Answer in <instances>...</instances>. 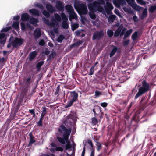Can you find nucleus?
<instances>
[{"mask_svg": "<svg viewBox=\"0 0 156 156\" xmlns=\"http://www.w3.org/2000/svg\"><path fill=\"white\" fill-rule=\"evenodd\" d=\"M11 29V26H9L3 28L1 31V32H6L9 30Z\"/></svg>", "mask_w": 156, "mask_h": 156, "instance_id": "72a5a7b5", "label": "nucleus"}, {"mask_svg": "<svg viewBox=\"0 0 156 156\" xmlns=\"http://www.w3.org/2000/svg\"><path fill=\"white\" fill-rule=\"evenodd\" d=\"M105 11L106 12V13L108 15H111L112 13V12L111 11L112 10H105Z\"/></svg>", "mask_w": 156, "mask_h": 156, "instance_id": "bf43d9fd", "label": "nucleus"}, {"mask_svg": "<svg viewBox=\"0 0 156 156\" xmlns=\"http://www.w3.org/2000/svg\"><path fill=\"white\" fill-rule=\"evenodd\" d=\"M133 19L134 22H137L138 21L137 17L136 15L133 16Z\"/></svg>", "mask_w": 156, "mask_h": 156, "instance_id": "052dcab7", "label": "nucleus"}, {"mask_svg": "<svg viewBox=\"0 0 156 156\" xmlns=\"http://www.w3.org/2000/svg\"><path fill=\"white\" fill-rule=\"evenodd\" d=\"M138 34V32L136 31L131 36V38L133 41L136 40L137 38Z\"/></svg>", "mask_w": 156, "mask_h": 156, "instance_id": "473e14b6", "label": "nucleus"}, {"mask_svg": "<svg viewBox=\"0 0 156 156\" xmlns=\"http://www.w3.org/2000/svg\"><path fill=\"white\" fill-rule=\"evenodd\" d=\"M21 27L22 30H25L26 29V25L24 23L21 22L20 23Z\"/></svg>", "mask_w": 156, "mask_h": 156, "instance_id": "c03bdc74", "label": "nucleus"}, {"mask_svg": "<svg viewBox=\"0 0 156 156\" xmlns=\"http://www.w3.org/2000/svg\"><path fill=\"white\" fill-rule=\"evenodd\" d=\"M78 9L81 14L85 15L87 14L88 10L86 5L83 3L80 4L78 5Z\"/></svg>", "mask_w": 156, "mask_h": 156, "instance_id": "9d476101", "label": "nucleus"}, {"mask_svg": "<svg viewBox=\"0 0 156 156\" xmlns=\"http://www.w3.org/2000/svg\"><path fill=\"white\" fill-rule=\"evenodd\" d=\"M12 27L16 30L19 28V23L18 22H14L12 25Z\"/></svg>", "mask_w": 156, "mask_h": 156, "instance_id": "c85d7f7f", "label": "nucleus"}, {"mask_svg": "<svg viewBox=\"0 0 156 156\" xmlns=\"http://www.w3.org/2000/svg\"><path fill=\"white\" fill-rule=\"evenodd\" d=\"M46 7L48 11L51 13H53L55 10V8L50 4H46Z\"/></svg>", "mask_w": 156, "mask_h": 156, "instance_id": "2eb2a0df", "label": "nucleus"}, {"mask_svg": "<svg viewBox=\"0 0 156 156\" xmlns=\"http://www.w3.org/2000/svg\"><path fill=\"white\" fill-rule=\"evenodd\" d=\"M88 143L90 145L91 147H93V144L91 140H89L87 141Z\"/></svg>", "mask_w": 156, "mask_h": 156, "instance_id": "0e129e2a", "label": "nucleus"}, {"mask_svg": "<svg viewBox=\"0 0 156 156\" xmlns=\"http://www.w3.org/2000/svg\"><path fill=\"white\" fill-rule=\"evenodd\" d=\"M44 62L43 61H41L38 63L36 65V67L38 69L40 68L41 67L43 64Z\"/></svg>", "mask_w": 156, "mask_h": 156, "instance_id": "a19ab883", "label": "nucleus"}, {"mask_svg": "<svg viewBox=\"0 0 156 156\" xmlns=\"http://www.w3.org/2000/svg\"><path fill=\"white\" fill-rule=\"evenodd\" d=\"M101 105L102 107L104 108H105L107 106L108 103H107L106 102L102 103H101Z\"/></svg>", "mask_w": 156, "mask_h": 156, "instance_id": "13d9d810", "label": "nucleus"}, {"mask_svg": "<svg viewBox=\"0 0 156 156\" xmlns=\"http://www.w3.org/2000/svg\"><path fill=\"white\" fill-rule=\"evenodd\" d=\"M41 35V29L36 28L33 34V36L35 39L37 40L39 39Z\"/></svg>", "mask_w": 156, "mask_h": 156, "instance_id": "f8f14e48", "label": "nucleus"}, {"mask_svg": "<svg viewBox=\"0 0 156 156\" xmlns=\"http://www.w3.org/2000/svg\"><path fill=\"white\" fill-rule=\"evenodd\" d=\"M78 96V93L75 91L70 92V97L69 98V101L68 102L67 105L65 106V108L71 107L73 103L77 99Z\"/></svg>", "mask_w": 156, "mask_h": 156, "instance_id": "39448f33", "label": "nucleus"}, {"mask_svg": "<svg viewBox=\"0 0 156 156\" xmlns=\"http://www.w3.org/2000/svg\"><path fill=\"white\" fill-rule=\"evenodd\" d=\"M107 5H104V8L105 10H112L113 9V7L111 3L108 2H106Z\"/></svg>", "mask_w": 156, "mask_h": 156, "instance_id": "4be33fe9", "label": "nucleus"}, {"mask_svg": "<svg viewBox=\"0 0 156 156\" xmlns=\"http://www.w3.org/2000/svg\"><path fill=\"white\" fill-rule=\"evenodd\" d=\"M62 26L64 29H67L69 28V25L67 21H62Z\"/></svg>", "mask_w": 156, "mask_h": 156, "instance_id": "bb28decb", "label": "nucleus"}, {"mask_svg": "<svg viewBox=\"0 0 156 156\" xmlns=\"http://www.w3.org/2000/svg\"><path fill=\"white\" fill-rule=\"evenodd\" d=\"M89 15L90 17L92 19H95L96 18V16L95 13L94 12H90L89 13Z\"/></svg>", "mask_w": 156, "mask_h": 156, "instance_id": "e433bc0d", "label": "nucleus"}, {"mask_svg": "<svg viewBox=\"0 0 156 156\" xmlns=\"http://www.w3.org/2000/svg\"><path fill=\"white\" fill-rule=\"evenodd\" d=\"M124 10L126 11V12H128L129 13H132L133 12V10H131V9H127L126 10Z\"/></svg>", "mask_w": 156, "mask_h": 156, "instance_id": "338daca9", "label": "nucleus"}, {"mask_svg": "<svg viewBox=\"0 0 156 156\" xmlns=\"http://www.w3.org/2000/svg\"><path fill=\"white\" fill-rule=\"evenodd\" d=\"M156 10V5L152 6L150 7L149 9L150 12L153 13Z\"/></svg>", "mask_w": 156, "mask_h": 156, "instance_id": "4c0bfd02", "label": "nucleus"}, {"mask_svg": "<svg viewBox=\"0 0 156 156\" xmlns=\"http://www.w3.org/2000/svg\"><path fill=\"white\" fill-rule=\"evenodd\" d=\"M104 35V32L103 30L100 31H97L95 32L93 35V40H99L103 37Z\"/></svg>", "mask_w": 156, "mask_h": 156, "instance_id": "9b49d317", "label": "nucleus"}, {"mask_svg": "<svg viewBox=\"0 0 156 156\" xmlns=\"http://www.w3.org/2000/svg\"><path fill=\"white\" fill-rule=\"evenodd\" d=\"M24 41V39L21 38H14L12 36H11L9 39V43L7 47L9 48L12 46L13 48H17L23 44Z\"/></svg>", "mask_w": 156, "mask_h": 156, "instance_id": "f257e3e1", "label": "nucleus"}, {"mask_svg": "<svg viewBox=\"0 0 156 156\" xmlns=\"http://www.w3.org/2000/svg\"><path fill=\"white\" fill-rule=\"evenodd\" d=\"M147 10H144L142 14L140 16L141 19H143L145 17H146L147 16Z\"/></svg>", "mask_w": 156, "mask_h": 156, "instance_id": "2f4dec72", "label": "nucleus"}, {"mask_svg": "<svg viewBox=\"0 0 156 156\" xmlns=\"http://www.w3.org/2000/svg\"><path fill=\"white\" fill-rule=\"evenodd\" d=\"M69 138L66 137L62 136V137H59V143L64 145L65 144L66 142L68 140Z\"/></svg>", "mask_w": 156, "mask_h": 156, "instance_id": "5701e85b", "label": "nucleus"}, {"mask_svg": "<svg viewBox=\"0 0 156 156\" xmlns=\"http://www.w3.org/2000/svg\"><path fill=\"white\" fill-rule=\"evenodd\" d=\"M91 120L92 123L95 125L98 122V120L96 117L92 118Z\"/></svg>", "mask_w": 156, "mask_h": 156, "instance_id": "49530a36", "label": "nucleus"}, {"mask_svg": "<svg viewBox=\"0 0 156 156\" xmlns=\"http://www.w3.org/2000/svg\"><path fill=\"white\" fill-rule=\"evenodd\" d=\"M134 0H129L127 2L129 5L132 7L134 9H136L139 7V6L135 3Z\"/></svg>", "mask_w": 156, "mask_h": 156, "instance_id": "ddd939ff", "label": "nucleus"}, {"mask_svg": "<svg viewBox=\"0 0 156 156\" xmlns=\"http://www.w3.org/2000/svg\"><path fill=\"white\" fill-rule=\"evenodd\" d=\"M29 12L30 13L34 16H38L40 15V12L38 10L34 9H29Z\"/></svg>", "mask_w": 156, "mask_h": 156, "instance_id": "f3484780", "label": "nucleus"}, {"mask_svg": "<svg viewBox=\"0 0 156 156\" xmlns=\"http://www.w3.org/2000/svg\"><path fill=\"white\" fill-rule=\"evenodd\" d=\"M101 94V92L98 90H96L95 92L94 96L96 97H98Z\"/></svg>", "mask_w": 156, "mask_h": 156, "instance_id": "603ef678", "label": "nucleus"}, {"mask_svg": "<svg viewBox=\"0 0 156 156\" xmlns=\"http://www.w3.org/2000/svg\"><path fill=\"white\" fill-rule=\"evenodd\" d=\"M66 144L65 145V148L66 150H68V151H71V152L69 153H67V156L71 155L74 153V150L75 149V147L76 144H73V150H72L71 148L72 147V145L71 144L69 140V139L66 142Z\"/></svg>", "mask_w": 156, "mask_h": 156, "instance_id": "0eeeda50", "label": "nucleus"}, {"mask_svg": "<svg viewBox=\"0 0 156 156\" xmlns=\"http://www.w3.org/2000/svg\"><path fill=\"white\" fill-rule=\"evenodd\" d=\"M61 18L62 20V21H68V19L65 14L63 12L61 13V16L59 15V22H60L61 20Z\"/></svg>", "mask_w": 156, "mask_h": 156, "instance_id": "6ab92c4d", "label": "nucleus"}, {"mask_svg": "<svg viewBox=\"0 0 156 156\" xmlns=\"http://www.w3.org/2000/svg\"><path fill=\"white\" fill-rule=\"evenodd\" d=\"M129 43V40H125L123 42V45L124 46H127Z\"/></svg>", "mask_w": 156, "mask_h": 156, "instance_id": "5fc2aeb1", "label": "nucleus"}, {"mask_svg": "<svg viewBox=\"0 0 156 156\" xmlns=\"http://www.w3.org/2000/svg\"><path fill=\"white\" fill-rule=\"evenodd\" d=\"M51 146L53 147L50 149V151L51 152H53L55 151H58V147H56V145L55 144L52 143L51 144Z\"/></svg>", "mask_w": 156, "mask_h": 156, "instance_id": "393cba45", "label": "nucleus"}, {"mask_svg": "<svg viewBox=\"0 0 156 156\" xmlns=\"http://www.w3.org/2000/svg\"><path fill=\"white\" fill-rule=\"evenodd\" d=\"M96 145L97 146L96 148L97 149V150L98 151H100L101 147V145L100 143L97 141H96Z\"/></svg>", "mask_w": 156, "mask_h": 156, "instance_id": "ea45409f", "label": "nucleus"}, {"mask_svg": "<svg viewBox=\"0 0 156 156\" xmlns=\"http://www.w3.org/2000/svg\"><path fill=\"white\" fill-rule=\"evenodd\" d=\"M59 11H60L63 12L64 9V6L63 4L60 1H59Z\"/></svg>", "mask_w": 156, "mask_h": 156, "instance_id": "c756f323", "label": "nucleus"}, {"mask_svg": "<svg viewBox=\"0 0 156 156\" xmlns=\"http://www.w3.org/2000/svg\"><path fill=\"white\" fill-rule=\"evenodd\" d=\"M42 120H41V119H39V121L37 123V126H42Z\"/></svg>", "mask_w": 156, "mask_h": 156, "instance_id": "6e6d98bb", "label": "nucleus"}, {"mask_svg": "<svg viewBox=\"0 0 156 156\" xmlns=\"http://www.w3.org/2000/svg\"><path fill=\"white\" fill-rule=\"evenodd\" d=\"M94 66H92L90 69V72L89 73V75H93L94 73Z\"/></svg>", "mask_w": 156, "mask_h": 156, "instance_id": "37998d69", "label": "nucleus"}, {"mask_svg": "<svg viewBox=\"0 0 156 156\" xmlns=\"http://www.w3.org/2000/svg\"><path fill=\"white\" fill-rule=\"evenodd\" d=\"M43 22L47 25L53 27L55 25L58 24V14H55L54 16L52 17L51 20L46 19L45 17L42 18Z\"/></svg>", "mask_w": 156, "mask_h": 156, "instance_id": "7ed1b4c3", "label": "nucleus"}, {"mask_svg": "<svg viewBox=\"0 0 156 156\" xmlns=\"http://www.w3.org/2000/svg\"><path fill=\"white\" fill-rule=\"evenodd\" d=\"M35 6L36 7H38L41 9H44V7L42 5L39 3H37L35 5Z\"/></svg>", "mask_w": 156, "mask_h": 156, "instance_id": "a18cd8bd", "label": "nucleus"}, {"mask_svg": "<svg viewBox=\"0 0 156 156\" xmlns=\"http://www.w3.org/2000/svg\"><path fill=\"white\" fill-rule=\"evenodd\" d=\"M37 54V52L35 51L30 52L29 55V60H32L36 57Z\"/></svg>", "mask_w": 156, "mask_h": 156, "instance_id": "a211bd4d", "label": "nucleus"}, {"mask_svg": "<svg viewBox=\"0 0 156 156\" xmlns=\"http://www.w3.org/2000/svg\"><path fill=\"white\" fill-rule=\"evenodd\" d=\"M5 37V34L4 33H0V39H4Z\"/></svg>", "mask_w": 156, "mask_h": 156, "instance_id": "4d7b16f0", "label": "nucleus"}, {"mask_svg": "<svg viewBox=\"0 0 156 156\" xmlns=\"http://www.w3.org/2000/svg\"><path fill=\"white\" fill-rule=\"evenodd\" d=\"M30 16L27 13H23L21 15V20L23 21H27L30 19Z\"/></svg>", "mask_w": 156, "mask_h": 156, "instance_id": "dca6fc26", "label": "nucleus"}, {"mask_svg": "<svg viewBox=\"0 0 156 156\" xmlns=\"http://www.w3.org/2000/svg\"><path fill=\"white\" fill-rule=\"evenodd\" d=\"M116 16L115 15H113L110 16L108 18V20L109 22H112L115 20Z\"/></svg>", "mask_w": 156, "mask_h": 156, "instance_id": "7c9ffc66", "label": "nucleus"}, {"mask_svg": "<svg viewBox=\"0 0 156 156\" xmlns=\"http://www.w3.org/2000/svg\"><path fill=\"white\" fill-rule=\"evenodd\" d=\"M42 14L47 18H49L50 16V14L49 12L46 10H44L42 12Z\"/></svg>", "mask_w": 156, "mask_h": 156, "instance_id": "58836bf2", "label": "nucleus"}, {"mask_svg": "<svg viewBox=\"0 0 156 156\" xmlns=\"http://www.w3.org/2000/svg\"><path fill=\"white\" fill-rule=\"evenodd\" d=\"M38 22V20L37 18L31 17L30 18L29 23L30 24L36 26Z\"/></svg>", "mask_w": 156, "mask_h": 156, "instance_id": "aec40b11", "label": "nucleus"}, {"mask_svg": "<svg viewBox=\"0 0 156 156\" xmlns=\"http://www.w3.org/2000/svg\"><path fill=\"white\" fill-rule=\"evenodd\" d=\"M112 47L113 48L109 54V57L110 58L112 57L115 55L118 49V48L115 46L112 45Z\"/></svg>", "mask_w": 156, "mask_h": 156, "instance_id": "412c9836", "label": "nucleus"}, {"mask_svg": "<svg viewBox=\"0 0 156 156\" xmlns=\"http://www.w3.org/2000/svg\"><path fill=\"white\" fill-rule=\"evenodd\" d=\"M45 42L43 39H41L39 42V44L41 46H43L44 45Z\"/></svg>", "mask_w": 156, "mask_h": 156, "instance_id": "de8ad7c7", "label": "nucleus"}, {"mask_svg": "<svg viewBox=\"0 0 156 156\" xmlns=\"http://www.w3.org/2000/svg\"><path fill=\"white\" fill-rule=\"evenodd\" d=\"M107 33L108 36L109 37H112L114 34L113 32L110 29H109L107 30Z\"/></svg>", "mask_w": 156, "mask_h": 156, "instance_id": "f704fd0d", "label": "nucleus"}, {"mask_svg": "<svg viewBox=\"0 0 156 156\" xmlns=\"http://www.w3.org/2000/svg\"><path fill=\"white\" fill-rule=\"evenodd\" d=\"M126 29L122 25H120L115 30L114 34V36L117 37L119 36H121L124 35Z\"/></svg>", "mask_w": 156, "mask_h": 156, "instance_id": "6e6552de", "label": "nucleus"}, {"mask_svg": "<svg viewBox=\"0 0 156 156\" xmlns=\"http://www.w3.org/2000/svg\"><path fill=\"white\" fill-rule=\"evenodd\" d=\"M29 135L30 137V140L29 144L28 145V147H30L31 146L32 144L36 142L35 138L33 136L32 133L31 132L30 133Z\"/></svg>", "mask_w": 156, "mask_h": 156, "instance_id": "4468645a", "label": "nucleus"}, {"mask_svg": "<svg viewBox=\"0 0 156 156\" xmlns=\"http://www.w3.org/2000/svg\"><path fill=\"white\" fill-rule=\"evenodd\" d=\"M20 18V16L19 15H17L13 17V20H14L17 21Z\"/></svg>", "mask_w": 156, "mask_h": 156, "instance_id": "680f3d73", "label": "nucleus"}, {"mask_svg": "<svg viewBox=\"0 0 156 156\" xmlns=\"http://www.w3.org/2000/svg\"><path fill=\"white\" fill-rule=\"evenodd\" d=\"M116 6L118 7H120V5L124 6L126 4V2L124 0H118Z\"/></svg>", "mask_w": 156, "mask_h": 156, "instance_id": "a878e982", "label": "nucleus"}, {"mask_svg": "<svg viewBox=\"0 0 156 156\" xmlns=\"http://www.w3.org/2000/svg\"><path fill=\"white\" fill-rule=\"evenodd\" d=\"M115 13L117 15H119V10L116 9H115L114 10Z\"/></svg>", "mask_w": 156, "mask_h": 156, "instance_id": "774afa93", "label": "nucleus"}, {"mask_svg": "<svg viewBox=\"0 0 156 156\" xmlns=\"http://www.w3.org/2000/svg\"><path fill=\"white\" fill-rule=\"evenodd\" d=\"M101 3L98 2H96L94 3H90L88 4L87 6L89 9L93 12H95L98 7L100 6Z\"/></svg>", "mask_w": 156, "mask_h": 156, "instance_id": "1a4fd4ad", "label": "nucleus"}, {"mask_svg": "<svg viewBox=\"0 0 156 156\" xmlns=\"http://www.w3.org/2000/svg\"><path fill=\"white\" fill-rule=\"evenodd\" d=\"M72 131V129L69 128L67 129L64 125H61L60 129H59V132L63 133L62 136L69 138Z\"/></svg>", "mask_w": 156, "mask_h": 156, "instance_id": "423d86ee", "label": "nucleus"}, {"mask_svg": "<svg viewBox=\"0 0 156 156\" xmlns=\"http://www.w3.org/2000/svg\"><path fill=\"white\" fill-rule=\"evenodd\" d=\"M99 12L102 13L103 14L106 16L105 12L104 11V9L103 7L100 6H99L97 9Z\"/></svg>", "mask_w": 156, "mask_h": 156, "instance_id": "cd10ccee", "label": "nucleus"}, {"mask_svg": "<svg viewBox=\"0 0 156 156\" xmlns=\"http://www.w3.org/2000/svg\"><path fill=\"white\" fill-rule=\"evenodd\" d=\"M137 3L141 4L142 5H145L146 4V2L143 0H136Z\"/></svg>", "mask_w": 156, "mask_h": 156, "instance_id": "09e8293b", "label": "nucleus"}, {"mask_svg": "<svg viewBox=\"0 0 156 156\" xmlns=\"http://www.w3.org/2000/svg\"><path fill=\"white\" fill-rule=\"evenodd\" d=\"M94 108L97 112L100 113L101 112V108L100 107L97 106L95 107Z\"/></svg>", "mask_w": 156, "mask_h": 156, "instance_id": "3c124183", "label": "nucleus"}, {"mask_svg": "<svg viewBox=\"0 0 156 156\" xmlns=\"http://www.w3.org/2000/svg\"><path fill=\"white\" fill-rule=\"evenodd\" d=\"M65 38V36L61 34L59 35V43H62V40Z\"/></svg>", "mask_w": 156, "mask_h": 156, "instance_id": "79ce46f5", "label": "nucleus"}, {"mask_svg": "<svg viewBox=\"0 0 156 156\" xmlns=\"http://www.w3.org/2000/svg\"><path fill=\"white\" fill-rule=\"evenodd\" d=\"M142 86L139 88L138 91L134 97L135 99H137L139 97L147 92L150 89L149 84L145 80L142 81Z\"/></svg>", "mask_w": 156, "mask_h": 156, "instance_id": "f03ea898", "label": "nucleus"}, {"mask_svg": "<svg viewBox=\"0 0 156 156\" xmlns=\"http://www.w3.org/2000/svg\"><path fill=\"white\" fill-rule=\"evenodd\" d=\"M6 61V60L4 57H2L0 58V64H2L5 63Z\"/></svg>", "mask_w": 156, "mask_h": 156, "instance_id": "8fccbe9b", "label": "nucleus"}, {"mask_svg": "<svg viewBox=\"0 0 156 156\" xmlns=\"http://www.w3.org/2000/svg\"><path fill=\"white\" fill-rule=\"evenodd\" d=\"M82 30H78L75 32V34L77 36H79L80 35V33L82 32Z\"/></svg>", "mask_w": 156, "mask_h": 156, "instance_id": "864d4df0", "label": "nucleus"}, {"mask_svg": "<svg viewBox=\"0 0 156 156\" xmlns=\"http://www.w3.org/2000/svg\"><path fill=\"white\" fill-rule=\"evenodd\" d=\"M46 108L45 107H43V110L42 112L41 113L42 114H44L45 115L46 113Z\"/></svg>", "mask_w": 156, "mask_h": 156, "instance_id": "69168bd1", "label": "nucleus"}, {"mask_svg": "<svg viewBox=\"0 0 156 156\" xmlns=\"http://www.w3.org/2000/svg\"><path fill=\"white\" fill-rule=\"evenodd\" d=\"M79 27V25L77 23H74L71 25V29L72 31H74Z\"/></svg>", "mask_w": 156, "mask_h": 156, "instance_id": "c9c22d12", "label": "nucleus"}, {"mask_svg": "<svg viewBox=\"0 0 156 156\" xmlns=\"http://www.w3.org/2000/svg\"><path fill=\"white\" fill-rule=\"evenodd\" d=\"M65 9L69 16V20L76 19L77 18V14L75 12L73 7L69 5H67L65 6Z\"/></svg>", "mask_w": 156, "mask_h": 156, "instance_id": "20e7f679", "label": "nucleus"}, {"mask_svg": "<svg viewBox=\"0 0 156 156\" xmlns=\"http://www.w3.org/2000/svg\"><path fill=\"white\" fill-rule=\"evenodd\" d=\"M133 31V29H130L129 30H127L124 33V35L123 37V39H125L126 38L130 36Z\"/></svg>", "mask_w": 156, "mask_h": 156, "instance_id": "b1692460", "label": "nucleus"}, {"mask_svg": "<svg viewBox=\"0 0 156 156\" xmlns=\"http://www.w3.org/2000/svg\"><path fill=\"white\" fill-rule=\"evenodd\" d=\"M26 26L27 27L29 28L30 29L32 30L33 29V27L31 26L30 24L28 23H27Z\"/></svg>", "mask_w": 156, "mask_h": 156, "instance_id": "e2e57ef3", "label": "nucleus"}]
</instances>
